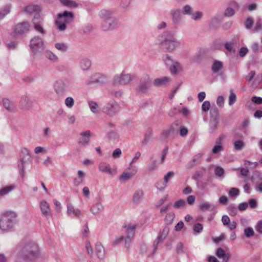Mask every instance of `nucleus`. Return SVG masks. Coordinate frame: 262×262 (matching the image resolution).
<instances>
[{
    "label": "nucleus",
    "mask_w": 262,
    "mask_h": 262,
    "mask_svg": "<svg viewBox=\"0 0 262 262\" xmlns=\"http://www.w3.org/2000/svg\"><path fill=\"white\" fill-rule=\"evenodd\" d=\"M16 212L7 211L4 212L0 220V228L3 230L11 229L13 220L16 217Z\"/></svg>",
    "instance_id": "nucleus-1"
},
{
    "label": "nucleus",
    "mask_w": 262,
    "mask_h": 262,
    "mask_svg": "<svg viewBox=\"0 0 262 262\" xmlns=\"http://www.w3.org/2000/svg\"><path fill=\"white\" fill-rule=\"evenodd\" d=\"M123 227L125 229V232L126 234V237H124L123 236H121L118 239H116L114 241V243L116 244H118L121 241L124 239L125 243V246L127 247V248H128L129 244L130 243L135 235L136 226L135 225L124 224Z\"/></svg>",
    "instance_id": "nucleus-2"
},
{
    "label": "nucleus",
    "mask_w": 262,
    "mask_h": 262,
    "mask_svg": "<svg viewBox=\"0 0 262 262\" xmlns=\"http://www.w3.org/2000/svg\"><path fill=\"white\" fill-rule=\"evenodd\" d=\"M58 18L56 21L58 28L60 30H64L66 28L65 23L68 21V18L71 19L73 18V15L72 13L65 11L63 13L58 14Z\"/></svg>",
    "instance_id": "nucleus-3"
},
{
    "label": "nucleus",
    "mask_w": 262,
    "mask_h": 262,
    "mask_svg": "<svg viewBox=\"0 0 262 262\" xmlns=\"http://www.w3.org/2000/svg\"><path fill=\"white\" fill-rule=\"evenodd\" d=\"M98 169L100 171L111 175L116 172L115 169H112L110 164L106 162L100 163L98 166Z\"/></svg>",
    "instance_id": "nucleus-4"
},
{
    "label": "nucleus",
    "mask_w": 262,
    "mask_h": 262,
    "mask_svg": "<svg viewBox=\"0 0 262 262\" xmlns=\"http://www.w3.org/2000/svg\"><path fill=\"white\" fill-rule=\"evenodd\" d=\"M40 208L42 215L45 216L51 215V209L49 204L45 201H42L40 203Z\"/></svg>",
    "instance_id": "nucleus-5"
},
{
    "label": "nucleus",
    "mask_w": 262,
    "mask_h": 262,
    "mask_svg": "<svg viewBox=\"0 0 262 262\" xmlns=\"http://www.w3.org/2000/svg\"><path fill=\"white\" fill-rule=\"evenodd\" d=\"M216 254L219 258L222 259V262H228L230 257L229 253H226L225 251L221 248L217 250Z\"/></svg>",
    "instance_id": "nucleus-6"
},
{
    "label": "nucleus",
    "mask_w": 262,
    "mask_h": 262,
    "mask_svg": "<svg viewBox=\"0 0 262 262\" xmlns=\"http://www.w3.org/2000/svg\"><path fill=\"white\" fill-rule=\"evenodd\" d=\"M85 178V173L81 170H79L77 171V177L74 179V184L75 186H79L81 184Z\"/></svg>",
    "instance_id": "nucleus-7"
},
{
    "label": "nucleus",
    "mask_w": 262,
    "mask_h": 262,
    "mask_svg": "<svg viewBox=\"0 0 262 262\" xmlns=\"http://www.w3.org/2000/svg\"><path fill=\"white\" fill-rule=\"evenodd\" d=\"M103 208L102 203L98 202L93 204L91 207V211L94 214H97L103 210Z\"/></svg>",
    "instance_id": "nucleus-8"
},
{
    "label": "nucleus",
    "mask_w": 262,
    "mask_h": 262,
    "mask_svg": "<svg viewBox=\"0 0 262 262\" xmlns=\"http://www.w3.org/2000/svg\"><path fill=\"white\" fill-rule=\"evenodd\" d=\"M95 251L97 257L102 259L105 256V251L103 246L100 244H97L95 247Z\"/></svg>",
    "instance_id": "nucleus-9"
},
{
    "label": "nucleus",
    "mask_w": 262,
    "mask_h": 262,
    "mask_svg": "<svg viewBox=\"0 0 262 262\" xmlns=\"http://www.w3.org/2000/svg\"><path fill=\"white\" fill-rule=\"evenodd\" d=\"M169 231V228L167 226H165L162 231L159 233L158 236V240L159 242H162L167 236Z\"/></svg>",
    "instance_id": "nucleus-10"
},
{
    "label": "nucleus",
    "mask_w": 262,
    "mask_h": 262,
    "mask_svg": "<svg viewBox=\"0 0 262 262\" xmlns=\"http://www.w3.org/2000/svg\"><path fill=\"white\" fill-rule=\"evenodd\" d=\"M24 10L28 14H34L35 15L39 13L40 9L37 6H29L26 7Z\"/></svg>",
    "instance_id": "nucleus-11"
},
{
    "label": "nucleus",
    "mask_w": 262,
    "mask_h": 262,
    "mask_svg": "<svg viewBox=\"0 0 262 262\" xmlns=\"http://www.w3.org/2000/svg\"><path fill=\"white\" fill-rule=\"evenodd\" d=\"M144 192L142 190L137 191L133 196V201L134 203L138 202L143 197Z\"/></svg>",
    "instance_id": "nucleus-12"
},
{
    "label": "nucleus",
    "mask_w": 262,
    "mask_h": 262,
    "mask_svg": "<svg viewBox=\"0 0 262 262\" xmlns=\"http://www.w3.org/2000/svg\"><path fill=\"white\" fill-rule=\"evenodd\" d=\"M67 212L69 215L75 214L77 216H79L80 214V211L78 209H75L71 205H68Z\"/></svg>",
    "instance_id": "nucleus-13"
},
{
    "label": "nucleus",
    "mask_w": 262,
    "mask_h": 262,
    "mask_svg": "<svg viewBox=\"0 0 262 262\" xmlns=\"http://www.w3.org/2000/svg\"><path fill=\"white\" fill-rule=\"evenodd\" d=\"M29 29V25L28 23L18 25L16 27V31L19 33H21L27 31Z\"/></svg>",
    "instance_id": "nucleus-14"
},
{
    "label": "nucleus",
    "mask_w": 262,
    "mask_h": 262,
    "mask_svg": "<svg viewBox=\"0 0 262 262\" xmlns=\"http://www.w3.org/2000/svg\"><path fill=\"white\" fill-rule=\"evenodd\" d=\"M244 234L247 238H250L254 236V231L251 227L246 228L244 230Z\"/></svg>",
    "instance_id": "nucleus-15"
},
{
    "label": "nucleus",
    "mask_w": 262,
    "mask_h": 262,
    "mask_svg": "<svg viewBox=\"0 0 262 262\" xmlns=\"http://www.w3.org/2000/svg\"><path fill=\"white\" fill-rule=\"evenodd\" d=\"M211 207V205L207 202H202L198 206L200 210L204 211L209 210Z\"/></svg>",
    "instance_id": "nucleus-16"
},
{
    "label": "nucleus",
    "mask_w": 262,
    "mask_h": 262,
    "mask_svg": "<svg viewBox=\"0 0 262 262\" xmlns=\"http://www.w3.org/2000/svg\"><path fill=\"white\" fill-rule=\"evenodd\" d=\"M168 80L167 77L158 78L155 80V84L156 85H162L165 84Z\"/></svg>",
    "instance_id": "nucleus-17"
},
{
    "label": "nucleus",
    "mask_w": 262,
    "mask_h": 262,
    "mask_svg": "<svg viewBox=\"0 0 262 262\" xmlns=\"http://www.w3.org/2000/svg\"><path fill=\"white\" fill-rule=\"evenodd\" d=\"M131 80V77L128 74H123L120 78V82L122 83L128 82Z\"/></svg>",
    "instance_id": "nucleus-18"
},
{
    "label": "nucleus",
    "mask_w": 262,
    "mask_h": 262,
    "mask_svg": "<svg viewBox=\"0 0 262 262\" xmlns=\"http://www.w3.org/2000/svg\"><path fill=\"white\" fill-rule=\"evenodd\" d=\"M175 217V215L172 212H169L167 213L165 216V221L168 224H170L173 221L174 218Z\"/></svg>",
    "instance_id": "nucleus-19"
},
{
    "label": "nucleus",
    "mask_w": 262,
    "mask_h": 262,
    "mask_svg": "<svg viewBox=\"0 0 262 262\" xmlns=\"http://www.w3.org/2000/svg\"><path fill=\"white\" fill-rule=\"evenodd\" d=\"M14 187L13 186L6 187L0 190V196L7 194L13 190Z\"/></svg>",
    "instance_id": "nucleus-20"
},
{
    "label": "nucleus",
    "mask_w": 262,
    "mask_h": 262,
    "mask_svg": "<svg viewBox=\"0 0 262 262\" xmlns=\"http://www.w3.org/2000/svg\"><path fill=\"white\" fill-rule=\"evenodd\" d=\"M222 64L220 61H215L212 65V70L213 72H216L222 68Z\"/></svg>",
    "instance_id": "nucleus-21"
},
{
    "label": "nucleus",
    "mask_w": 262,
    "mask_h": 262,
    "mask_svg": "<svg viewBox=\"0 0 262 262\" xmlns=\"http://www.w3.org/2000/svg\"><path fill=\"white\" fill-rule=\"evenodd\" d=\"M227 209L229 214L231 216H234L237 213L236 208L233 205H229Z\"/></svg>",
    "instance_id": "nucleus-22"
},
{
    "label": "nucleus",
    "mask_w": 262,
    "mask_h": 262,
    "mask_svg": "<svg viewBox=\"0 0 262 262\" xmlns=\"http://www.w3.org/2000/svg\"><path fill=\"white\" fill-rule=\"evenodd\" d=\"M61 2H62V3L63 5H64L66 6H72V7H76L77 6V4H76V3H75L73 1H71L70 0H61Z\"/></svg>",
    "instance_id": "nucleus-23"
},
{
    "label": "nucleus",
    "mask_w": 262,
    "mask_h": 262,
    "mask_svg": "<svg viewBox=\"0 0 262 262\" xmlns=\"http://www.w3.org/2000/svg\"><path fill=\"white\" fill-rule=\"evenodd\" d=\"M173 175V171H169L167 173V174L164 177V181L165 183V185H166L167 183L169 181L170 178H171Z\"/></svg>",
    "instance_id": "nucleus-24"
},
{
    "label": "nucleus",
    "mask_w": 262,
    "mask_h": 262,
    "mask_svg": "<svg viewBox=\"0 0 262 262\" xmlns=\"http://www.w3.org/2000/svg\"><path fill=\"white\" fill-rule=\"evenodd\" d=\"M210 108V103L209 101H206L203 102L202 105V109L204 112L208 111Z\"/></svg>",
    "instance_id": "nucleus-25"
},
{
    "label": "nucleus",
    "mask_w": 262,
    "mask_h": 262,
    "mask_svg": "<svg viewBox=\"0 0 262 262\" xmlns=\"http://www.w3.org/2000/svg\"><path fill=\"white\" fill-rule=\"evenodd\" d=\"M214 172L216 176L221 177L224 174V170L222 167L217 166L215 168Z\"/></svg>",
    "instance_id": "nucleus-26"
},
{
    "label": "nucleus",
    "mask_w": 262,
    "mask_h": 262,
    "mask_svg": "<svg viewBox=\"0 0 262 262\" xmlns=\"http://www.w3.org/2000/svg\"><path fill=\"white\" fill-rule=\"evenodd\" d=\"M236 98V95L233 92H231L229 96V105H231L235 102Z\"/></svg>",
    "instance_id": "nucleus-27"
},
{
    "label": "nucleus",
    "mask_w": 262,
    "mask_h": 262,
    "mask_svg": "<svg viewBox=\"0 0 262 262\" xmlns=\"http://www.w3.org/2000/svg\"><path fill=\"white\" fill-rule=\"evenodd\" d=\"M185 204V202L184 200L180 199L175 202V203L174 204V207L176 208H180L184 206Z\"/></svg>",
    "instance_id": "nucleus-28"
},
{
    "label": "nucleus",
    "mask_w": 262,
    "mask_h": 262,
    "mask_svg": "<svg viewBox=\"0 0 262 262\" xmlns=\"http://www.w3.org/2000/svg\"><path fill=\"white\" fill-rule=\"evenodd\" d=\"M255 229L257 232L262 234V220L259 221L257 222Z\"/></svg>",
    "instance_id": "nucleus-29"
},
{
    "label": "nucleus",
    "mask_w": 262,
    "mask_h": 262,
    "mask_svg": "<svg viewBox=\"0 0 262 262\" xmlns=\"http://www.w3.org/2000/svg\"><path fill=\"white\" fill-rule=\"evenodd\" d=\"M193 229L194 231L199 233L203 230V226L200 223H197L194 225Z\"/></svg>",
    "instance_id": "nucleus-30"
},
{
    "label": "nucleus",
    "mask_w": 262,
    "mask_h": 262,
    "mask_svg": "<svg viewBox=\"0 0 262 262\" xmlns=\"http://www.w3.org/2000/svg\"><path fill=\"white\" fill-rule=\"evenodd\" d=\"M238 169H239V168H234V170H237ZM239 170H240L241 174L244 176H246L249 172V170L247 168L241 167L239 168Z\"/></svg>",
    "instance_id": "nucleus-31"
},
{
    "label": "nucleus",
    "mask_w": 262,
    "mask_h": 262,
    "mask_svg": "<svg viewBox=\"0 0 262 262\" xmlns=\"http://www.w3.org/2000/svg\"><path fill=\"white\" fill-rule=\"evenodd\" d=\"M229 193L232 196H237L239 194V190L237 188H232L230 190Z\"/></svg>",
    "instance_id": "nucleus-32"
},
{
    "label": "nucleus",
    "mask_w": 262,
    "mask_h": 262,
    "mask_svg": "<svg viewBox=\"0 0 262 262\" xmlns=\"http://www.w3.org/2000/svg\"><path fill=\"white\" fill-rule=\"evenodd\" d=\"M132 177V174L128 172H123L120 176V179L122 180H127Z\"/></svg>",
    "instance_id": "nucleus-33"
},
{
    "label": "nucleus",
    "mask_w": 262,
    "mask_h": 262,
    "mask_svg": "<svg viewBox=\"0 0 262 262\" xmlns=\"http://www.w3.org/2000/svg\"><path fill=\"white\" fill-rule=\"evenodd\" d=\"M230 219L227 215H224L222 217V221L224 225H228L230 223Z\"/></svg>",
    "instance_id": "nucleus-34"
},
{
    "label": "nucleus",
    "mask_w": 262,
    "mask_h": 262,
    "mask_svg": "<svg viewBox=\"0 0 262 262\" xmlns=\"http://www.w3.org/2000/svg\"><path fill=\"white\" fill-rule=\"evenodd\" d=\"M195 201V197L191 195L187 197L186 199L187 203L189 205H192Z\"/></svg>",
    "instance_id": "nucleus-35"
},
{
    "label": "nucleus",
    "mask_w": 262,
    "mask_h": 262,
    "mask_svg": "<svg viewBox=\"0 0 262 262\" xmlns=\"http://www.w3.org/2000/svg\"><path fill=\"white\" fill-rule=\"evenodd\" d=\"M66 104L68 107H72L73 105V99L71 97H68L66 100Z\"/></svg>",
    "instance_id": "nucleus-36"
},
{
    "label": "nucleus",
    "mask_w": 262,
    "mask_h": 262,
    "mask_svg": "<svg viewBox=\"0 0 262 262\" xmlns=\"http://www.w3.org/2000/svg\"><path fill=\"white\" fill-rule=\"evenodd\" d=\"M90 108L93 112H96L98 110V105L95 102H91L90 104Z\"/></svg>",
    "instance_id": "nucleus-37"
},
{
    "label": "nucleus",
    "mask_w": 262,
    "mask_h": 262,
    "mask_svg": "<svg viewBox=\"0 0 262 262\" xmlns=\"http://www.w3.org/2000/svg\"><path fill=\"white\" fill-rule=\"evenodd\" d=\"M85 248L89 254H90L91 256L93 254V250L90 242H88L86 243Z\"/></svg>",
    "instance_id": "nucleus-38"
},
{
    "label": "nucleus",
    "mask_w": 262,
    "mask_h": 262,
    "mask_svg": "<svg viewBox=\"0 0 262 262\" xmlns=\"http://www.w3.org/2000/svg\"><path fill=\"white\" fill-rule=\"evenodd\" d=\"M252 101L253 102L256 104H261L262 103V98L257 97H253L252 98Z\"/></svg>",
    "instance_id": "nucleus-39"
},
{
    "label": "nucleus",
    "mask_w": 262,
    "mask_h": 262,
    "mask_svg": "<svg viewBox=\"0 0 262 262\" xmlns=\"http://www.w3.org/2000/svg\"><path fill=\"white\" fill-rule=\"evenodd\" d=\"M184 227L183 222L182 221L179 222L175 226V230L177 231H180Z\"/></svg>",
    "instance_id": "nucleus-40"
},
{
    "label": "nucleus",
    "mask_w": 262,
    "mask_h": 262,
    "mask_svg": "<svg viewBox=\"0 0 262 262\" xmlns=\"http://www.w3.org/2000/svg\"><path fill=\"white\" fill-rule=\"evenodd\" d=\"M227 198L225 196H222L219 200V203L223 205H226L227 203Z\"/></svg>",
    "instance_id": "nucleus-41"
},
{
    "label": "nucleus",
    "mask_w": 262,
    "mask_h": 262,
    "mask_svg": "<svg viewBox=\"0 0 262 262\" xmlns=\"http://www.w3.org/2000/svg\"><path fill=\"white\" fill-rule=\"evenodd\" d=\"M82 192L83 195L85 197H89L90 196V190L88 187H84L82 189Z\"/></svg>",
    "instance_id": "nucleus-42"
},
{
    "label": "nucleus",
    "mask_w": 262,
    "mask_h": 262,
    "mask_svg": "<svg viewBox=\"0 0 262 262\" xmlns=\"http://www.w3.org/2000/svg\"><path fill=\"white\" fill-rule=\"evenodd\" d=\"M253 20L250 18H248L245 22V26L247 28H250L253 25Z\"/></svg>",
    "instance_id": "nucleus-43"
},
{
    "label": "nucleus",
    "mask_w": 262,
    "mask_h": 262,
    "mask_svg": "<svg viewBox=\"0 0 262 262\" xmlns=\"http://www.w3.org/2000/svg\"><path fill=\"white\" fill-rule=\"evenodd\" d=\"M247 48L243 47L240 49L239 55L241 57H244L248 52Z\"/></svg>",
    "instance_id": "nucleus-44"
},
{
    "label": "nucleus",
    "mask_w": 262,
    "mask_h": 262,
    "mask_svg": "<svg viewBox=\"0 0 262 262\" xmlns=\"http://www.w3.org/2000/svg\"><path fill=\"white\" fill-rule=\"evenodd\" d=\"M248 204L250 205V207L252 208H255L257 206V203L256 201L254 199H250L248 201Z\"/></svg>",
    "instance_id": "nucleus-45"
},
{
    "label": "nucleus",
    "mask_w": 262,
    "mask_h": 262,
    "mask_svg": "<svg viewBox=\"0 0 262 262\" xmlns=\"http://www.w3.org/2000/svg\"><path fill=\"white\" fill-rule=\"evenodd\" d=\"M121 154V151L120 148L116 149L113 152V156L115 158L119 157Z\"/></svg>",
    "instance_id": "nucleus-46"
},
{
    "label": "nucleus",
    "mask_w": 262,
    "mask_h": 262,
    "mask_svg": "<svg viewBox=\"0 0 262 262\" xmlns=\"http://www.w3.org/2000/svg\"><path fill=\"white\" fill-rule=\"evenodd\" d=\"M234 11L232 9L228 8L226 10V12H225V15H226L227 16H231L234 14Z\"/></svg>",
    "instance_id": "nucleus-47"
},
{
    "label": "nucleus",
    "mask_w": 262,
    "mask_h": 262,
    "mask_svg": "<svg viewBox=\"0 0 262 262\" xmlns=\"http://www.w3.org/2000/svg\"><path fill=\"white\" fill-rule=\"evenodd\" d=\"M224 102V99L222 96H219L217 99V103L220 106H223Z\"/></svg>",
    "instance_id": "nucleus-48"
},
{
    "label": "nucleus",
    "mask_w": 262,
    "mask_h": 262,
    "mask_svg": "<svg viewBox=\"0 0 262 262\" xmlns=\"http://www.w3.org/2000/svg\"><path fill=\"white\" fill-rule=\"evenodd\" d=\"M248 207V204L246 203H242L239 204L238 209L241 210H246Z\"/></svg>",
    "instance_id": "nucleus-49"
},
{
    "label": "nucleus",
    "mask_w": 262,
    "mask_h": 262,
    "mask_svg": "<svg viewBox=\"0 0 262 262\" xmlns=\"http://www.w3.org/2000/svg\"><path fill=\"white\" fill-rule=\"evenodd\" d=\"M228 226L230 230H233L236 228V222L233 221L231 224H229Z\"/></svg>",
    "instance_id": "nucleus-50"
},
{
    "label": "nucleus",
    "mask_w": 262,
    "mask_h": 262,
    "mask_svg": "<svg viewBox=\"0 0 262 262\" xmlns=\"http://www.w3.org/2000/svg\"><path fill=\"white\" fill-rule=\"evenodd\" d=\"M165 46H168L167 48L169 50H172L174 48V43L172 41H169L165 43Z\"/></svg>",
    "instance_id": "nucleus-51"
},
{
    "label": "nucleus",
    "mask_w": 262,
    "mask_h": 262,
    "mask_svg": "<svg viewBox=\"0 0 262 262\" xmlns=\"http://www.w3.org/2000/svg\"><path fill=\"white\" fill-rule=\"evenodd\" d=\"M206 94L205 92H200L198 95V99L200 101H202L205 98Z\"/></svg>",
    "instance_id": "nucleus-52"
},
{
    "label": "nucleus",
    "mask_w": 262,
    "mask_h": 262,
    "mask_svg": "<svg viewBox=\"0 0 262 262\" xmlns=\"http://www.w3.org/2000/svg\"><path fill=\"white\" fill-rule=\"evenodd\" d=\"M244 145V144L242 141H236L234 143V146L235 147H241Z\"/></svg>",
    "instance_id": "nucleus-53"
},
{
    "label": "nucleus",
    "mask_w": 262,
    "mask_h": 262,
    "mask_svg": "<svg viewBox=\"0 0 262 262\" xmlns=\"http://www.w3.org/2000/svg\"><path fill=\"white\" fill-rule=\"evenodd\" d=\"M245 164L250 165V166H251V167L254 168L257 165L258 163L256 162L252 163L250 161H246L245 162Z\"/></svg>",
    "instance_id": "nucleus-54"
},
{
    "label": "nucleus",
    "mask_w": 262,
    "mask_h": 262,
    "mask_svg": "<svg viewBox=\"0 0 262 262\" xmlns=\"http://www.w3.org/2000/svg\"><path fill=\"white\" fill-rule=\"evenodd\" d=\"M56 47L59 50H64L66 48L64 45L59 43L56 45Z\"/></svg>",
    "instance_id": "nucleus-55"
},
{
    "label": "nucleus",
    "mask_w": 262,
    "mask_h": 262,
    "mask_svg": "<svg viewBox=\"0 0 262 262\" xmlns=\"http://www.w3.org/2000/svg\"><path fill=\"white\" fill-rule=\"evenodd\" d=\"M191 192H192V189L190 187H187L185 188L183 190V193L184 194H189Z\"/></svg>",
    "instance_id": "nucleus-56"
},
{
    "label": "nucleus",
    "mask_w": 262,
    "mask_h": 262,
    "mask_svg": "<svg viewBox=\"0 0 262 262\" xmlns=\"http://www.w3.org/2000/svg\"><path fill=\"white\" fill-rule=\"evenodd\" d=\"M167 153V149L166 148H165L162 151V156L161 157V162H163L164 161Z\"/></svg>",
    "instance_id": "nucleus-57"
},
{
    "label": "nucleus",
    "mask_w": 262,
    "mask_h": 262,
    "mask_svg": "<svg viewBox=\"0 0 262 262\" xmlns=\"http://www.w3.org/2000/svg\"><path fill=\"white\" fill-rule=\"evenodd\" d=\"M7 258L3 254L0 253V262H6Z\"/></svg>",
    "instance_id": "nucleus-58"
},
{
    "label": "nucleus",
    "mask_w": 262,
    "mask_h": 262,
    "mask_svg": "<svg viewBox=\"0 0 262 262\" xmlns=\"http://www.w3.org/2000/svg\"><path fill=\"white\" fill-rule=\"evenodd\" d=\"M254 116L257 118L262 117V111H257L254 114Z\"/></svg>",
    "instance_id": "nucleus-59"
},
{
    "label": "nucleus",
    "mask_w": 262,
    "mask_h": 262,
    "mask_svg": "<svg viewBox=\"0 0 262 262\" xmlns=\"http://www.w3.org/2000/svg\"><path fill=\"white\" fill-rule=\"evenodd\" d=\"M169 205H167L166 206H164L162 208H161L160 209V213H164L165 212H166L169 208Z\"/></svg>",
    "instance_id": "nucleus-60"
},
{
    "label": "nucleus",
    "mask_w": 262,
    "mask_h": 262,
    "mask_svg": "<svg viewBox=\"0 0 262 262\" xmlns=\"http://www.w3.org/2000/svg\"><path fill=\"white\" fill-rule=\"evenodd\" d=\"M254 76L255 72L253 71L250 72L247 76V77L248 78V80H251L254 77Z\"/></svg>",
    "instance_id": "nucleus-61"
},
{
    "label": "nucleus",
    "mask_w": 262,
    "mask_h": 262,
    "mask_svg": "<svg viewBox=\"0 0 262 262\" xmlns=\"http://www.w3.org/2000/svg\"><path fill=\"white\" fill-rule=\"evenodd\" d=\"M209 262H219V260L214 256H210L208 258Z\"/></svg>",
    "instance_id": "nucleus-62"
},
{
    "label": "nucleus",
    "mask_w": 262,
    "mask_h": 262,
    "mask_svg": "<svg viewBox=\"0 0 262 262\" xmlns=\"http://www.w3.org/2000/svg\"><path fill=\"white\" fill-rule=\"evenodd\" d=\"M188 133V130L186 128H182L180 130V134L182 136L186 135Z\"/></svg>",
    "instance_id": "nucleus-63"
},
{
    "label": "nucleus",
    "mask_w": 262,
    "mask_h": 262,
    "mask_svg": "<svg viewBox=\"0 0 262 262\" xmlns=\"http://www.w3.org/2000/svg\"><path fill=\"white\" fill-rule=\"evenodd\" d=\"M256 190L259 192H262V183L257 185L256 188Z\"/></svg>",
    "instance_id": "nucleus-64"
}]
</instances>
